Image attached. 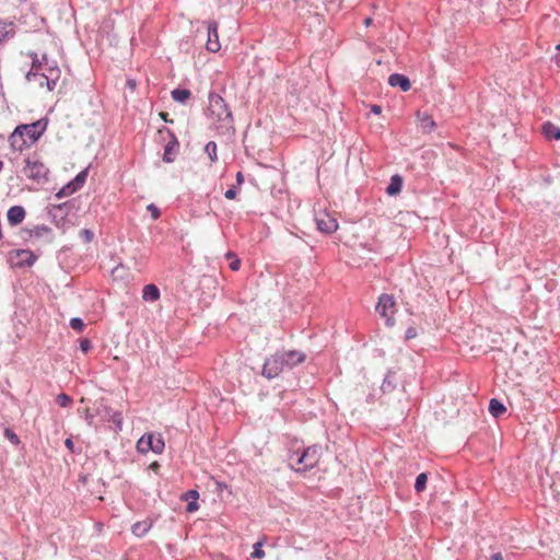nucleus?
<instances>
[{
    "label": "nucleus",
    "mask_w": 560,
    "mask_h": 560,
    "mask_svg": "<svg viewBox=\"0 0 560 560\" xmlns=\"http://www.w3.org/2000/svg\"><path fill=\"white\" fill-rule=\"evenodd\" d=\"M46 66H48V58L47 55L44 54L37 61V72L42 73L40 71H44Z\"/></svg>",
    "instance_id": "43"
},
{
    "label": "nucleus",
    "mask_w": 560,
    "mask_h": 560,
    "mask_svg": "<svg viewBox=\"0 0 560 560\" xmlns=\"http://www.w3.org/2000/svg\"><path fill=\"white\" fill-rule=\"evenodd\" d=\"M172 98L177 103H186L191 97V92L187 89H175L171 92Z\"/></svg>",
    "instance_id": "24"
},
{
    "label": "nucleus",
    "mask_w": 560,
    "mask_h": 560,
    "mask_svg": "<svg viewBox=\"0 0 560 560\" xmlns=\"http://www.w3.org/2000/svg\"><path fill=\"white\" fill-rule=\"evenodd\" d=\"M376 312L385 319L387 326L394 325L395 301L389 294H382L376 304Z\"/></svg>",
    "instance_id": "4"
},
{
    "label": "nucleus",
    "mask_w": 560,
    "mask_h": 560,
    "mask_svg": "<svg viewBox=\"0 0 560 560\" xmlns=\"http://www.w3.org/2000/svg\"><path fill=\"white\" fill-rule=\"evenodd\" d=\"M435 121L433 120V118L431 116H424L422 119H421V128L423 129V131L425 132H431L434 130L435 128Z\"/></svg>",
    "instance_id": "33"
},
{
    "label": "nucleus",
    "mask_w": 560,
    "mask_h": 560,
    "mask_svg": "<svg viewBox=\"0 0 560 560\" xmlns=\"http://www.w3.org/2000/svg\"><path fill=\"white\" fill-rule=\"evenodd\" d=\"M212 387L211 393L209 395L210 404L214 406H219L221 402L233 400V398H229L226 394H230L229 387Z\"/></svg>",
    "instance_id": "13"
},
{
    "label": "nucleus",
    "mask_w": 560,
    "mask_h": 560,
    "mask_svg": "<svg viewBox=\"0 0 560 560\" xmlns=\"http://www.w3.org/2000/svg\"><path fill=\"white\" fill-rule=\"evenodd\" d=\"M285 369V363L280 352H277L265 361L262 374L270 380L278 376Z\"/></svg>",
    "instance_id": "7"
},
{
    "label": "nucleus",
    "mask_w": 560,
    "mask_h": 560,
    "mask_svg": "<svg viewBox=\"0 0 560 560\" xmlns=\"http://www.w3.org/2000/svg\"><path fill=\"white\" fill-rule=\"evenodd\" d=\"M372 22H373L372 18H366V19L363 21V23H364V25H365V26H370V25L372 24Z\"/></svg>",
    "instance_id": "56"
},
{
    "label": "nucleus",
    "mask_w": 560,
    "mask_h": 560,
    "mask_svg": "<svg viewBox=\"0 0 560 560\" xmlns=\"http://www.w3.org/2000/svg\"><path fill=\"white\" fill-rule=\"evenodd\" d=\"M241 267V260L236 257L234 258L233 260H231L230 262V268L233 270V271H237Z\"/></svg>",
    "instance_id": "48"
},
{
    "label": "nucleus",
    "mask_w": 560,
    "mask_h": 560,
    "mask_svg": "<svg viewBox=\"0 0 560 560\" xmlns=\"http://www.w3.org/2000/svg\"><path fill=\"white\" fill-rule=\"evenodd\" d=\"M226 258L230 259V260H233L234 258H236V255L234 253H232V252H229L226 254Z\"/></svg>",
    "instance_id": "57"
},
{
    "label": "nucleus",
    "mask_w": 560,
    "mask_h": 560,
    "mask_svg": "<svg viewBox=\"0 0 560 560\" xmlns=\"http://www.w3.org/2000/svg\"><path fill=\"white\" fill-rule=\"evenodd\" d=\"M47 122L42 119L18 126L9 137L10 145L15 151H23L25 148L35 143L46 130Z\"/></svg>",
    "instance_id": "1"
},
{
    "label": "nucleus",
    "mask_w": 560,
    "mask_h": 560,
    "mask_svg": "<svg viewBox=\"0 0 560 560\" xmlns=\"http://www.w3.org/2000/svg\"><path fill=\"white\" fill-rule=\"evenodd\" d=\"M198 499H199V492L196 489H189L186 492L180 494V500L188 502L186 505V511L188 513H194V512L198 511V509H199Z\"/></svg>",
    "instance_id": "12"
},
{
    "label": "nucleus",
    "mask_w": 560,
    "mask_h": 560,
    "mask_svg": "<svg viewBox=\"0 0 560 560\" xmlns=\"http://www.w3.org/2000/svg\"><path fill=\"white\" fill-rule=\"evenodd\" d=\"M490 560H503V555L501 552H494L491 555Z\"/></svg>",
    "instance_id": "51"
},
{
    "label": "nucleus",
    "mask_w": 560,
    "mask_h": 560,
    "mask_svg": "<svg viewBox=\"0 0 560 560\" xmlns=\"http://www.w3.org/2000/svg\"><path fill=\"white\" fill-rule=\"evenodd\" d=\"M552 59H553V61L556 62V65H557L558 67H560V55H556V56H553V57H552Z\"/></svg>",
    "instance_id": "55"
},
{
    "label": "nucleus",
    "mask_w": 560,
    "mask_h": 560,
    "mask_svg": "<svg viewBox=\"0 0 560 560\" xmlns=\"http://www.w3.org/2000/svg\"><path fill=\"white\" fill-rule=\"evenodd\" d=\"M102 407L104 408V411L106 413V416H108V421H112L116 429L115 431L116 432H119L122 430V415L120 411H113L112 408L107 407V406H103Z\"/></svg>",
    "instance_id": "19"
},
{
    "label": "nucleus",
    "mask_w": 560,
    "mask_h": 560,
    "mask_svg": "<svg viewBox=\"0 0 560 560\" xmlns=\"http://www.w3.org/2000/svg\"><path fill=\"white\" fill-rule=\"evenodd\" d=\"M153 526L152 520L137 522L131 526V533L137 537H143Z\"/></svg>",
    "instance_id": "18"
},
{
    "label": "nucleus",
    "mask_w": 560,
    "mask_h": 560,
    "mask_svg": "<svg viewBox=\"0 0 560 560\" xmlns=\"http://www.w3.org/2000/svg\"><path fill=\"white\" fill-rule=\"evenodd\" d=\"M542 131L546 138L560 140V128L547 121L542 125Z\"/></svg>",
    "instance_id": "23"
},
{
    "label": "nucleus",
    "mask_w": 560,
    "mask_h": 560,
    "mask_svg": "<svg viewBox=\"0 0 560 560\" xmlns=\"http://www.w3.org/2000/svg\"><path fill=\"white\" fill-rule=\"evenodd\" d=\"M205 152L208 154L211 162L218 161L217 155V143L214 141H209L205 147Z\"/></svg>",
    "instance_id": "30"
},
{
    "label": "nucleus",
    "mask_w": 560,
    "mask_h": 560,
    "mask_svg": "<svg viewBox=\"0 0 560 560\" xmlns=\"http://www.w3.org/2000/svg\"><path fill=\"white\" fill-rule=\"evenodd\" d=\"M25 167L23 170L25 176L35 182H40L43 179H47V175L49 173L48 167L39 162L38 160L26 159Z\"/></svg>",
    "instance_id": "6"
},
{
    "label": "nucleus",
    "mask_w": 560,
    "mask_h": 560,
    "mask_svg": "<svg viewBox=\"0 0 560 560\" xmlns=\"http://www.w3.org/2000/svg\"><path fill=\"white\" fill-rule=\"evenodd\" d=\"M417 336V329L415 327H409L407 330H406V334H405V337L406 339H412Z\"/></svg>",
    "instance_id": "47"
},
{
    "label": "nucleus",
    "mask_w": 560,
    "mask_h": 560,
    "mask_svg": "<svg viewBox=\"0 0 560 560\" xmlns=\"http://www.w3.org/2000/svg\"><path fill=\"white\" fill-rule=\"evenodd\" d=\"M4 394V392H2ZM5 395L9 396L12 400H15L14 396L9 392H5Z\"/></svg>",
    "instance_id": "59"
},
{
    "label": "nucleus",
    "mask_w": 560,
    "mask_h": 560,
    "mask_svg": "<svg viewBox=\"0 0 560 560\" xmlns=\"http://www.w3.org/2000/svg\"><path fill=\"white\" fill-rule=\"evenodd\" d=\"M25 209L22 206H13L7 212V218L12 226L20 224L25 218Z\"/></svg>",
    "instance_id": "14"
},
{
    "label": "nucleus",
    "mask_w": 560,
    "mask_h": 560,
    "mask_svg": "<svg viewBox=\"0 0 560 560\" xmlns=\"http://www.w3.org/2000/svg\"><path fill=\"white\" fill-rule=\"evenodd\" d=\"M27 56L32 59V68L26 74V80L32 81L38 77L37 72V61L39 59L38 55L34 51H30Z\"/></svg>",
    "instance_id": "26"
},
{
    "label": "nucleus",
    "mask_w": 560,
    "mask_h": 560,
    "mask_svg": "<svg viewBox=\"0 0 560 560\" xmlns=\"http://www.w3.org/2000/svg\"><path fill=\"white\" fill-rule=\"evenodd\" d=\"M402 178L398 174L392 176L390 182L386 188V192L389 196H395L401 191Z\"/></svg>",
    "instance_id": "21"
},
{
    "label": "nucleus",
    "mask_w": 560,
    "mask_h": 560,
    "mask_svg": "<svg viewBox=\"0 0 560 560\" xmlns=\"http://www.w3.org/2000/svg\"><path fill=\"white\" fill-rule=\"evenodd\" d=\"M300 454L301 452L296 451V452H293L290 456H289V460H290V466L292 467V465L294 467H300V468H304V462H302L300 459Z\"/></svg>",
    "instance_id": "37"
},
{
    "label": "nucleus",
    "mask_w": 560,
    "mask_h": 560,
    "mask_svg": "<svg viewBox=\"0 0 560 560\" xmlns=\"http://www.w3.org/2000/svg\"><path fill=\"white\" fill-rule=\"evenodd\" d=\"M91 348H92V343L89 339L84 338V339L80 340V350L83 353H88Z\"/></svg>",
    "instance_id": "45"
},
{
    "label": "nucleus",
    "mask_w": 560,
    "mask_h": 560,
    "mask_svg": "<svg viewBox=\"0 0 560 560\" xmlns=\"http://www.w3.org/2000/svg\"><path fill=\"white\" fill-rule=\"evenodd\" d=\"M165 443L161 434L154 433L143 434L136 444V448L140 454H147L152 451L155 454H161L164 451Z\"/></svg>",
    "instance_id": "3"
},
{
    "label": "nucleus",
    "mask_w": 560,
    "mask_h": 560,
    "mask_svg": "<svg viewBox=\"0 0 560 560\" xmlns=\"http://www.w3.org/2000/svg\"><path fill=\"white\" fill-rule=\"evenodd\" d=\"M128 84L131 85V86H135V83L131 80L128 81Z\"/></svg>",
    "instance_id": "63"
},
{
    "label": "nucleus",
    "mask_w": 560,
    "mask_h": 560,
    "mask_svg": "<svg viewBox=\"0 0 560 560\" xmlns=\"http://www.w3.org/2000/svg\"><path fill=\"white\" fill-rule=\"evenodd\" d=\"M317 229L326 234L332 233L338 229L337 220L327 212H319L315 215Z\"/></svg>",
    "instance_id": "8"
},
{
    "label": "nucleus",
    "mask_w": 560,
    "mask_h": 560,
    "mask_svg": "<svg viewBox=\"0 0 560 560\" xmlns=\"http://www.w3.org/2000/svg\"><path fill=\"white\" fill-rule=\"evenodd\" d=\"M380 390H381L383 394H384V393H386V390L384 389V386H381V387H380Z\"/></svg>",
    "instance_id": "64"
},
{
    "label": "nucleus",
    "mask_w": 560,
    "mask_h": 560,
    "mask_svg": "<svg viewBox=\"0 0 560 560\" xmlns=\"http://www.w3.org/2000/svg\"><path fill=\"white\" fill-rule=\"evenodd\" d=\"M320 451L322 448L318 445H311L308 447L303 448V451L300 454V459L304 462V468L294 467L293 465L292 468L298 472L307 471L314 468L319 460Z\"/></svg>",
    "instance_id": "5"
},
{
    "label": "nucleus",
    "mask_w": 560,
    "mask_h": 560,
    "mask_svg": "<svg viewBox=\"0 0 560 560\" xmlns=\"http://www.w3.org/2000/svg\"><path fill=\"white\" fill-rule=\"evenodd\" d=\"M280 354L288 370H291L296 364L302 363L305 360V354L296 350L282 351Z\"/></svg>",
    "instance_id": "11"
},
{
    "label": "nucleus",
    "mask_w": 560,
    "mask_h": 560,
    "mask_svg": "<svg viewBox=\"0 0 560 560\" xmlns=\"http://www.w3.org/2000/svg\"><path fill=\"white\" fill-rule=\"evenodd\" d=\"M65 446L72 453L79 454L81 450L75 448L72 438H68L65 440Z\"/></svg>",
    "instance_id": "44"
},
{
    "label": "nucleus",
    "mask_w": 560,
    "mask_h": 560,
    "mask_svg": "<svg viewBox=\"0 0 560 560\" xmlns=\"http://www.w3.org/2000/svg\"><path fill=\"white\" fill-rule=\"evenodd\" d=\"M88 177V170L81 171L75 177L74 180L83 186Z\"/></svg>",
    "instance_id": "46"
},
{
    "label": "nucleus",
    "mask_w": 560,
    "mask_h": 560,
    "mask_svg": "<svg viewBox=\"0 0 560 560\" xmlns=\"http://www.w3.org/2000/svg\"><path fill=\"white\" fill-rule=\"evenodd\" d=\"M388 83L390 86H399L404 92L409 91L411 88V83L408 77L400 73L390 74L388 78Z\"/></svg>",
    "instance_id": "15"
},
{
    "label": "nucleus",
    "mask_w": 560,
    "mask_h": 560,
    "mask_svg": "<svg viewBox=\"0 0 560 560\" xmlns=\"http://www.w3.org/2000/svg\"><path fill=\"white\" fill-rule=\"evenodd\" d=\"M14 35V25L13 23H8L0 20V44L13 37Z\"/></svg>",
    "instance_id": "22"
},
{
    "label": "nucleus",
    "mask_w": 560,
    "mask_h": 560,
    "mask_svg": "<svg viewBox=\"0 0 560 560\" xmlns=\"http://www.w3.org/2000/svg\"><path fill=\"white\" fill-rule=\"evenodd\" d=\"M236 182L238 185H242L244 183V176L241 172L236 174Z\"/></svg>",
    "instance_id": "54"
},
{
    "label": "nucleus",
    "mask_w": 560,
    "mask_h": 560,
    "mask_svg": "<svg viewBox=\"0 0 560 560\" xmlns=\"http://www.w3.org/2000/svg\"><path fill=\"white\" fill-rule=\"evenodd\" d=\"M382 110V107L380 105H372L371 106V112L374 113V114H380Z\"/></svg>",
    "instance_id": "53"
},
{
    "label": "nucleus",
    "mask_w": 560,
    "mask_h": 560,
    "mask_svg": "<svg viewBox=\"0 0 560 560\" xmlns=\"http://www.w3.org/2000/svg\"><path fill=\"white\" fill-rule=\"evenodd\" d=\"M207 34H208V39H207L206 48L211 52L219 51L221 48V45L219 42L218 23L215 21H211V22L207 23Z\"/></svg>",
    "instance_id": "9"
},
{
    "label": "nucleus",
    "mask_w": 560,
    "mask_h": 560,
    "mask_svg": "<svg viewBox=\"0 0 560 560\" xmlns=\"http://www.w3.org/2000/svg\"><path fill=\"white\" fill-rule=\"evenodd\" d=\"M3 435L8 439L14 446H19L21 444V440L18 434L11 428H4Z\"/></svg>",
    "instance_id": "32"
},
{
    "label": "nucleus",
    "mask_w": 560,
    "mask_h": 560,
    "mask_svg": "<svg viewBox=\"0 0 560 560\" xmlns=\"http://www.w3.org/2000/svg\"><path fill=\"white\" fill-rule=\"evenodd\" d=\"M489 413L498 419L506 412V407L502 400L498 398H491L488 406Z\"/></svg>",
    "instance_id": "17"
},
{
    "label": "nucleus",
    "mask_w": 560,
    "mask_h": 560,
    "mask_svg": "<svg viewBox=\"0 0 560 560\" xmlns=\"http://www.w3.org/2000/svg\"><path fill=\"white\" fill-rule=\"evenodd\" d=\"M142 299L147 302L158 301L160 299L159 288L153 283L144 285L142 290Z\"/></svg>",
    "instance_id": "20"
},
{
    "label": "nucleus",
    "mask_w": 560,
    "mask_h": 560,
    "mask_svg": "<svg viewBox=\"0 0 560 560\" xmlns=\"http://www.w3.org/2000/svg\"><path fill=\"white\" fill-rule=\"evenodd\" d=\"M69 183L73 187L74 191H78L82 187V185L77 183L74 179Z\"/></svg>",
    "instance_id": "52"
},
{
    "label": "nucleus",
    "mask_w": 560,
    "mask_h": 560,
    "mask_svg": "<svg viewBox=\"0 0 560 560\" xmlns=\"http://www.w3.org/2000/svg\"><path fill=\"white\" fill-rule=\"evenodd\" d=\"M38 84H39V86H44L45 85V80L38 79Z\"/></svg>",
    "instance_id": "61"
},
{
    "label": "nucleus",
    "mask_w": 560,
    "mask_h": 560,
    "mask_svg": "<svg viewBox=\"0 0 560 560\" xmlns=\"http://www.w3.org/2000/svg\"><path fill=\"white\" fill-rule=\"evenodd\" d=\"M27 56L32 59V68L26 74V80L32 81L38 77L37 72V61L39 59L38 55L34 51H30Z\"/></svg>",
    "instance_id": "25"
},
{
    "label": "nucleus",
    "mask_w": 560,
    "mask_h": 560,
    "mask_svg": "<svg viewBox=\"0 0 560 560\" xmlns=\"http://www.w3.org/2000/svg\"><path fill=\"white\" fill-rule=\"evenodd\" d=\"M28 232H30L31 236L39 237L44 234L49 233L50 229L47 225L42 224V225H36L34 229L30 230Z\"/></svg>",
    "instance_id": "36"
},
{
    "label": "nucleus",
    "mask_w": 560,
    "mask_h": 560,
    "mask_svg": "<svg viewBox=\"0 0 560 560\" xmlns=\"http://www.w3.org/2000/svg\"><path fill=\"white\" fill-rule=\"evenodd\" d=\"M520 393L526 397V399L530 402H535L536 400L540 399V393L539 390H536L535 387H523V389L520 390Z\"/></svg>",
    "instance_id": "28"
},
{
    "label": "nucleus",
    "mask_w": 560,
    "mask_h": 560,
    "mask_svg": "<svg viewBox=\"0 0 560 560\" xmlns=\"http://www.w3.org/2000/svg\"><path fill=\"white\" fill-rule=\"evenodd\" d=\"M74 189L73 187L70 185V183H68L67 185H65L57 194H56V197L57 198H63V197H67V196H70L72 194H74Z\"/></svg>",
    "instance_id": "38"
},
{
    "label": "nucleus",
    "mask_w": 560,
    "mask_h": 560,
    "mask_svg": "<svg viewBox=\"0 0 560 560\" xmlns=\"http://www.w3.org/2000/svg\"><path fill=\"white\" fill-rule=\"evenodd\" d=\"M160 115H161V117H162L165 121H168V120H167V118H166V116H167V114H166V113H161Z\"/></svg>",
    "instance_id": "60"
},
{
    "label": "nucleus",
    "mask_w": 560,
    "mask_h": 560,
    "mask_svg": "<svg viewBox=\"0 0 560 560\" xmlns=\"http://www.w3.org/2000/svg\"><path fill=\"white\" fill-rule=\"evenodd\" d=\"M214 481L215 489L214 491L223 499V491L226 490L229 494H232V491L229 489L228 485L223 481L217 480L214 477L211 478Z\"/></svg>",
    "instance_id": "35"
},
{
    "label": "nucleus",
    "mask_w": 560,
    "mask_h": 560,
    "mask_svg": "<svg viewBox=\"0 0 560 560\" xmlns=\"http://www.w3.org/2000/svg\"><path fill=\"white\" fill-rule=\"evenodd\" d=\"M147 209L151 213V217H152L153 220H158L160 218L161 212H160L159 208L154 203H150L147 207Z\"/></svg>",
    "instance_id": "42"
},
{
    "label": "nucleus",
    "mask_w": 560,
    "mask_h": 560,
    "mask_svg": "<svg viewBox=\"0 0 560 560\" xmlns=\"http://www.w3.org/2000/svg\"><path fill=\"white\" fill-rule=\"evenodd\" d=\"M54 65H49L45 67L44 71L42 73H38V77H56V79H59L60 70L56 66V62H52Z\"/></svg>",
    "instance_id": "29"
},
{
    "label": "nucleus",
    "mask_w": 560,
    "mask_h": 560,
    "mask_svg": "<svg viewBox=\"0 0 560 560\" xmlns=\"http://www.w3.org/2000/svg\"><path fill=\"white\" fill-rule=\"evenodd\" d=\"M11 260L15 267H31L36 261V256L28 249H19L11 255Z\"/></svg>",
    "instance_id": "10"
},
{
    "label": "nucleus",
    "mask_w": 560,
    "mask_h": 560,
    "mask_svg": "<svg viewBox=\"0 0 560 560\" xmlns=\"http://www.w3.org/2000/svg\"><path fill=\"white\" fill-rule=\"evenodd\" d=\"M79 236L84 243H91L94 237V233L89 229H83L80 231Z\"/></svg>",
    "instance_id": "41"
},
{
    "label": "nucleus",
    "mask_w": 560,
    "mask_h": 560,
    "mask_svg": "<svg viewBox=\"0 0 560 560\" xmlns=\"http://www.w3.org/2000/svg\"><path fill=\"white\" fill-rule=\"evenodd\" d=\"M208 110L212 118H214L220 126L218 128H224L226 130L233 128V116L225 101L215 93L209 94V107Z\"/></svg>",
    "instance_id": "2"
},
{
    "label": "nucleus",
    "mask_w": 560,
    "mask_h": 560,
    "mask_svg": "<svg viewBox=\"0 0 560 560\" xmlns=\"http://www.w3.org/2000/svg\"><path fill=\"white\" fill-rule=\"evenodd\" d=\"M428 478H429V474L428 472H421L417 476L416 478V481H415V491L417 493H421L425 490L427 488V482H428Z\"/></svg>",
    "instance_id": "27"
},
{
    "label": "nucleus",
    "mask_w": 560,
    "mask_h": 560,
    "mask_svg": "<svg viewBox=\"0 0 560 560\" xmlns=\"http://www.w3.org/2000/svg\"><path fill=\"white\" fill-rule=\"evenodd\" d=\"M172 140L164 148L163 161L165 163H172L175 160V153L179 147L176 137L171 133Z\"/></svg>",
    "instance_id": "16"
},
{
    "label": "nucleus",
    "mask_w": 560,
    "mask_h": 560,
    "mask_svg": "<svg viewBox=\"0 0 560 560\" xmlns=\"http://www.w3.org/2000/svg\"><path fill=\"white\" fill-rule=\"evenodd\" d=\"M265 395H266V394H265L262 390H261V392H259V394H258V396H259V398H260L261 400H262V398H264V396H265Z\"/></svg>",
    "instance_id": "62"
},
{
    "label": "nucleus",
    "mask_w": 560,
    "mask_h": 560,
    "mask_svg": "<svg viewBox=\"0 0 560 560\" xmlns=\"http://www.w3.org/2000/svg\"><path fill=\"white\" fill-rule=\"evenodd\" d=\"M42 79L45 80V85L49 91H52L56 88L58 79L56 77H37L35 80Z\"/></svg>",
    "instance_id": "40"
},
{
    "label": "nucleus",
    "mask_w": 560,
    "mask_h": 560,
    "mask_svg": "<svg viewBox=\"0 0 560 560\" xmlns=\"http://www.w3.org/2000/svg\"><path fill=\"white\" fill-rule=\"evenodd\" d=\"M56 402L62 408L70 407L72 404V397L66 393H60L56 396Z\"/></svg>",
    "instance_id": "31"
},
{
    "label": "nucleus",
    "mask_w": 560,
    "mask_h": 560,
    "mask_svg": "<svg viewBox=\"0 0 560 560\" xmlns=\"http://www.w3.org/2000/svg\"><path fill=\"white\" fill-rule=\"evenodd\" d=\"M262 546H264V541L262 540H258L254 544L253 546V552H252V558L254 559H261L265 557V551L262 549Z\"/></svg>",
    "instance_id": "34"
},
{
    "label": "nucleus",
    "mask_w": 560,
    "mask_h": 560,
    "mask_svg": "<svg viewBox=\"0 0 560 560\" xmlns=\"http://www.w3.org/2000/svg\"><path fill=\"white\" fill-rule=\"evenodd\" d=\"M70 327L73 330L82 331L83 328L85 327V324L83 323V320L80 317H73L70 319Z\"/></svg>",
    "instance_id": "39"
},
{
    "label": "nucleus",
    "mask_w": 560,
    "mask_h": 560,
    "mask_svg": "<svg viewBox=\"0 0 560 560\" xmlns=\"http://www.w3.org/2000/svg\"><path fill=\"white\" fill-rule=\"evenodd\" d=\"M236 192H237L236 188L232 187V188H229L225 191L224 196H225L226 199H234L236 197Z\"/></svg>",
    "instance_id": "49"
},
{
    "label": "nucleus",
    "mask_w": 560,
    "mask_h": 560,
    "mask_svg": "<svg viewBox=\"0 0 560 560\" xmlns=\"http://www.w3.org/2000/svg\"><path fill=\"white\" fill-rule=\"evenodd\" d=\"M151 469L153 470H156L158 468H160V464L158 462H153L151 465H150Z\"/></svg>",
    "instance_id": "58"
},
{
    "label": "nucleus",
    "mask_w": 560,
    "mask_h": 560,
    "mask_svg": "<svg viewBox=\"0 0 560 560\" xmlns=\"http://www.w3.org/2000/svg\"><path fill=\"white\" fill-rule=\"evenodd\" d=\"M93 419H94V416L90 413L89 409L86 410L85 412V420L88 422L89 425H92L93 424Z\"/></svg>",
    "instance_id": "50"
}]
</instances>
